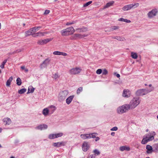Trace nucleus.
I'll return each mask as SVG.
<instances>
[{
  "label": "nucleus",
  "instance_id": "nucleus-7",
  "mask_svg": "<svg viewBox=\"0 0 158 158\" xmlns=\"http://www.w3.org/2000/svg\"><path fill=\"white\" fill-rule=\"evenodd\" d=\"M81 69L79 67L72 68L69 70V73L72 75L77 74L81 72Z\"/></svg>",
  "mask_w": 158,
  "mask_h": 158
},
{
  "label": "nucleus",
  "instance_id": "nucleus-62",
  "mask_svg": "<svg viewBox=\"0 0 158 158\" xmlns=\"http://www.w3.org/2000/svg\"><path fill=\"white\" fill-rule=\"evenodd\" d=\"M152 86V85L151 84H150L149 85V86L150 87H151Z\"/></svg>",
  "mask_w": 158,
  "mask_h": 158
},
{
  "label": "nucleus",
  "instance_id": "nucleus-40",
  "mask_svg": "<svg viewBox=\"0 0 158 158\" xmlns=\"http://www.w3.org/2000/svg\"><path fill=\"white\" fill-rule=\"evenodd\" d=\"M116 39L119 41H124L125 40V39L124 37H121L120 36H117Z\"/></svg>",
  "mask_w": 158,
  "mask_h": 158
},
{
  "label": "nucleus",
  "instance_id": "nucleus-48",
  "mask_svg": "<svg viewBox=\"0 0 158 158\" xmlns=\"http://www.w3.org/2000/svg\"><path fill=\"white\" fill-rule=\"evenodd\" d=\"M102 74L103 75H106L108 73V71L106 69H104L102 71Z\"/></svg>",
  "mask_w": 158,
  "mask_h": 158
},
{
  "label": "nucleus",
  "instance_id": "nucleus-2",
  "mask_svg": "<svg viewBox=\"0 0 158 158\" xmlns=\"http://www.w3.org/2000/svg\"><path fill=\"white\" fill-rule=\"evenodd\" d=\"M154 89V88L152 87L150 89H142L137 90L136 92V94L137 96H143L148 93L151 92Z\"/></svg>",
  "mask_w": 158,
  "mask_h": 158
},
{
  "label": "nucleus",
  "instance_id": "nucleus-34",
  "mask_svg": "<svg viewBox=\"0 0 158 158\" xmlns=\"http://www.w3.org/2000/svg\"><path fill=\"white\" fill-rule=\"evenodd\" d=\"M131 56L133 58L136 59L137 58L138 56L136 53L132 52H131Z\"/></svg>",
  "mask_w": 158,
  "mask_h": 158
},
{
  "label": "nucleus",
  "instance_id": "nucleus-61",
  "mask_svg": "<svg viewBox=\"0 0 158 158\" xmlns=\"http://www.w3.org/2000/svg\"><path fill=\"white\" fill-rule=\"evenodd\" d=\"M83 35V37H85L86 36H87L86 35Z\"/></svg>",
  "mask_w": 158,
  "mask_h": 158
},
{
  "label": "nucleus",
  "instance_id": "nucleus-10",
  "mask_svg": "<svg viewBox=\"0 0 158 158\" xmlns=\"http://www.w3.org/2000/svg\"><path fill=\"white\" fill-rule=\"evenodd\" d=\"M89 144L88 142H84L82 146V150L85 152H86L89 149Z\"/></svg>",
  "mask_w": 158,
  "mask_h": 158
},
{
  "label": "nucleus",
  "instance_id": "nucleus-17",
  "mask_svg": "<svg viewBox=\"0 0 158 158\" xmlns=\"http://www.w3.org/2000/svg\"><path fill=\"white\" fill-rule=\"evenodd\" d=\"M146 149L147 150L146 152L148 154H150L154 151L152 147L149 145H147L146 146Z\"/></svg>",
  "mask_w": 158,
  "mask_h": 158
},
{
  "label": "nucleus",
  "instance_id": "nucleus-58",
  "mask_svg": "<svg viewBox=\"0 0 158 158\" xmlns=\"http://www.w3.org/2000/svg\"><path fill=\"white\" fill-rule=\"evenodd\" d=\"M21 68L23 70L25 69V67L24 66H21Z\"/></svg>",
  "mask_w": 158,
  "mask_h": 158
},
{
  "label": "nucleus",
  "instance_id": "nucleus-55",
  "mask_svg": "<svg viewBox=\"0 0 158 158\" xmlns=\"http://www.w3.org/2000/svg\"><path fill=\"white\" fill-rule=\"evenodd\" d=\"M91 158H95V155H91L90 156Z\"/></svg>",
  "mask_w": 158,
  "mask_h": 158
},
{
  "label": "nucleus",
  "instance_id": "nucleus-30",
  "mask_svg": "<svg viewBox=\"0 0 158 158\" xmlns=\"http://www.w3.org/2000/svg\"><path fill=\"white\" fill-rule=\"evenodd\" d=\"M35 90V88L33 87H29L28 89V92L27 93V94H29L30 93H33Z\"/></svg>",
  "mask_w": 158,
  "mask_h": 158
},
{
  "label": "nucleus",
  "instance_id": "nucleus-63",
  "mask_svg": "<svg viewBox=\"0 0 158 158\" xmlns=\"http://www.w3.org/2000/svg\"><path fill=\"white\" fill-rule=\"evenodd\" d=\"M2 129L1 128H0V133L2 132Z\"/></svg>",
  "mask_w": 158,
  "mask_h": 158
},
{
  "label": "nucleus",
  "instance_id": "nucleus-21",
  "mask_svg": "<svg viewBox=\"0 0 158 158\" xmlns=\"http://www.w3.org/2000/svg\"><path fill=\"white\" fill-rule=\"evenodd\" d=\"M73 95H72L66 99V103L68 105L70 104L72 101L73 100Z\"/></svg>",
  "mask_w": 158,
  "mask_h": 158
},
{
  "label": "nucleus",
  "instance_id": "nucleus-22",
  "mask_svg": "<svg viewBox=\"0 0 158 158\" xmlns=\"http://www.w3.org/2000/svg\"><path fill=\"white\" fill-rule=\"evenodd\" d=\"M132 8L131 4L124 6L122 8L123 11H127L131 10Z\"/></svg>",
  "mask_w": 158,
  "mask_h": 158
},
{
  "label": "nucleus",
  "instance_id": "nucleus-49",
  "mask_svg": "<svg viewBox=\"0 0 158 158\" xmlns=\"http://www.w3.org/2000/svg\"><path fill=\"white\" fill-rule=\"evenodd\" d=\"M118 127H114L112 128L110 130L112 131H116L118 130Z\"/></svg>",
  "mask_w": 158,
  "mask_h": 158
},
{
  "label": "nucleus",
  "instance_id": "nucleus-14",
  "mask_svg": "<svg viewBox=\"0 0 158 158\" xmlns=\"http://www.w3.org/2000/svg\"><path fill=\"white\" fill-rule=\"evenodd\" d=\"M52 40V39H46L42 40H39L38 41L37 43L39 44L43 45L49 42V41Z\"/></svg>",
  "mask_w": 158,
  "mask_h": 158
},
{
  "label": "nucleus",
  "instance_id": "nucleus-9",
  "mask_svg": "<svg viewBox=\"0 0 158 158\" xmlns=\"http://www.w3.org/2000/svg\"><path fill=\"white\" fill-rule=\"evenodd\" d=\"M25 34L26 36H27L31 35H32L33 37L38 36L40 35H43V33H42L38 32L35 33V34H33L31 29H30L29 30L26 31L25 32Z\"/></svg>",
  "mask_w": 158,
  "mask_h": 158
},
{
  "label": "nucleus",
  "instance_id": "nucleus-35",
  "mask_svg": "<svg viewBox=\"0 0 158 158\" xmlns=\"http://www.w3.org/2000/svg\"><path fill=\"white\" fill-rule=\"evenodd\" d=\"M119 28V27L117 26H112L110 27V30L111 31L116 30Z\"/></svg>",
  "mask_w": 158,
  "mask_h": 158
},
{
  "label": "nucleus",
  "instance_id": "nucleus-8",
  "mask_svg": "<svg viewBox=\"0 0 158 158\" xmlns=\"http://www.w3.org/2000/svg\"><path fill=\"white\" fill-rule=\"evenodd\" d=\"M158 12L157 9H153L148 13V16L150 19H151L156 15Z\"/></svg>",
  "mask_w": 158,
  "mask_h": 158
},
{
  "label": "nucleus",
  "instance_id": "nucleus-41",
  "mask_svg": "<svg viewBox=\"0 0 158 158\" xmlns=\"http://www.w3.org/2000/svg\"><path fill=\"white\" fill-rule=\"evenodd\" d=\"M61 52L56 51H55L53 52V54L55 55H61Z\"/></svg>",
  "mask_w": 158,
  "mask_h": 158
},
{
  "label": "nucleus",
  "instance_id": "nucleus-43",
  "mask_svg": "<svg viewBox=\"0 0 158 158\" xmlns=\"http://www.w3.org/2000/svg\"><path fill=\"white\" fill-rule=\"evenodd\" d=\"M153 148L157 151L158 152V143L154 144Z\"/></svg>",
  "mask_w": 158,
  "mask_h": 158
},
{
  "label": "nucleus",
  "instance_id": "nucleus-3",
  "mask_svg": "<svg viewBox=\"0 0 158 158\" xmlns=\"http://www.w3.org/2000/svg\"><path fill=\"white\" fill-rule=\"evenodd\" d=\"M130 107L128 104H125L118 108L117 112L118 114H121L125 113L130 110Z\"/></svg>",
  "mask_w": 158,
  "mask_h": 158
},
{
  "label": "nucleus",
  "instance_id": "nucleus-4",
  "mask_svg": "<svg viewBox=\"0 0 158 158\" xmlns=\"http://www.w3.org/2000/svg\"><path fill=\"white\" fill-rule=\"evenodd\" d=\"M69 94V92L67 90H64L60 92L59 94L58 99L60 102L64 100L66 98Z\"/></svg>",
  "mask_w": 158,
  "mask_h": 158
},
{
  "label": "nucleus",
  "instance_id": "nucleus-57",
  "mask_svg": "<svg viewBox=\"0 0 158 158\" xmlns=\"http://www.w3.org/2000/svg\"><path fill=\"white\" fill-rule=\"evenodd\" d=\"M111 135L112 136H114L115 135V132H112L111 133Z\"/></svg>",
  "mask_w": 158,
  "mask_h": 158
},
{
  "label": "nucleus",
  "instance_id": "nucleus-39",
  "mask_svg": "<svg viewBox=\"0 0 158 158\" xmlns=\"http://www.w3.org/2000/svg\"><path fill=\"white\" fill-rule=\"evenodd\" d=\"M92 2V1H89L86 3L84 4L83 5V7H85L88 6L89 5H90L91 4Z\"/></svg>",
  "mask_w": 158,
  "mask_h": 158
},
{
  "label": "nucleus",
  "instance_id": "nucleus-47",
  "mask_svg": "<svg viewBox=\"0 0 158 158\" xmlns=\"http://www.w3.org/2000/svg\"><path fill=\"white\" fill-rule=\"evenodd\" d=\"M23 50V48L19 49L17 50L16 51L14 52V53H15L19 52H20L22 51Z\"/></svg>",
  "mask_w": 158,
  "mask_h": 158
},
{
  "label": "nucleus",
  "instance_id": "nucleus-5",
  "mask_svg": "<svg viewBox=\"0 0 158 158\" xmlns=\"http://www.w3.org/2000/svg\"><path fill=\"white\" fill-rule=\"evenodd\" d=\"M156 135V132L154 131H152L148 134H146L144 137H146L148 141L152 140L154 139V136Z\"/></svg>",
  "mask_w": 158,
  "mask_h": 158
},
{
  "label": "nucleus",
  "instance_id": "nucleus-64",
  "mask_svg": "<svg viewBox=\"0 0 158 158\" xmlns=\"http://www.w3.org/2000/svg\"><path fill=\"white\" fill-rule=\"evenodd\" d=\"M10 158H15L14 156H12L10 157Z\"/></svg>",
  "mask_w": 158,
  "mask_h": 158
},
{
  "label": "nucleus",
  "instance_id": "nucleus-45",
  "mask_svg": "<svg viewBox=\"0 0 158 158\" xmlns=\"http://www.w3.org/2000/svg\"><path fill=\"white\" fill-rule=\"evenodd\" d=\"M102 72V70L101 69H98L96 71V73L98 74H100Z\"/></svg>",
  "mask_w": 158,
  "mask_h": 158
},
{
  "label": "nucleus",
  "instance_id": "nucleus-42",
  "mask_svg": "<svg viewBox=\"0 0 158 158\" xmlns=\"http://www.w3.org/2000/svg\"><path fill=\"white\" fill-rule=\"evenodd\" d=\"M83 90V88L82 87H80L77 90V94H79Z\"/></svg>",
  "mask_w": 158,
  "mask_h": 158
},
{
  "label": "nucleus",
  "instance_id": "nucleus-38",
  "mask_svg": "<svg viewBox=\"0 0 158 158\" xmlns=\"http://www.w3.org/2000/svg\"><path fill=\"white\" fill-rule=\"evenodd\" d=\"M93 152L94 153V155L95 156H98L100 154V152L97 149L94 150L93 151Z\"/></svg>",
  "mask_w": 158,
  "mask_h": 158
},
{
  "label": "nucleus",
  "instance_id": "nucleus-52",
  "mask_svg": "<svg viewBox=\"0 0 158 158\" xmlns=\"http://www.w3.org/2000/svg\"><path fill=\"white\" fill-rule=\"evenodd\" d=\"M61 55H63L64 56H66L67 55V54L65 52H61Z\"/></svg>",
  "mask_w": 158,
  "mask_h": 158
},
{
  "label": "nucleus",
  "instance_id": "nucleus-1",
  "mask_svg": "<svg viewBox=\"0 0 158 158\" xmlns=\"http://www.w3.org/2000/svg\"><path fill=\"white\" fill-rule=\"evenodd\" d=\"M140 100L138 98H134L128 105L130 109H133L136 107L140 103Z\"/></svg>",
  "mask_w": 158,
  "mask_h": 158
},
{
  "label": "nucleus",
  "instance_id": "nucleus-26",
  "mask_svg": "<svg viewBox=\"0 0 158 158\" xmlns=\"http://www.w3.org/2000/svg\"><path fill=\"white\" fill-rule=\"evenodd\" d=\"M49 112V110L47 108H45L43 110L42 113L45 116H46L48 115Z\"/></svg>",
  "mask_w": 158,
  "mask_h": 158
},
{
  "label": "nucleus",
  "instance_id": "nucleus-46",
  "mask_svg": "<svg viewBox=\"0 0 158 158\" xmlns=\"http://www.w3.org/2000/svg\"><path fill=\"white\" fill-rule=\"evenodd\" d=\"M76 23L75 21H73L72 22H67L66 24V25H71L72 24H74V23Z\"/></svg>",
  "mask_w": 158,
  "mask_h": 158
},
{
  "label": "nucleus",
  "instance_id": "nucleus-12",
  "mask_svg": "<svg viewBox=\"0 0 158 158\" xmlns=\"http://www.w3.org/2000/svg\"><path fill=\"white\" fill-rule=\"evenodd\" d=\"M131 95V92L128 89H125L123 90L122 96L123 97L125 98H128L130 97Z\"/></svg>",
  "mask_w": 158,
  "mask_h": 158
},
{
  "label": "nucleus",
  "instance_id": "nucleus-11",
  "mask_svg": "<svg viewBox=\"0 0 158 158\" xmlns=\"http://www.w3.org/2000/svg\"><path fill=\"white\" fill-rule=\"evenodd\" d=\"M50 60L48 59H46L40 65V69H43L46 67L49 64Z\"/></svg>",
  "mask_w": 158,
  "mask_h": 158
},
{
  "label": "nucleus",
  "instance_id": "nucleus-15",
  "mask_svg": "<svg viewBox=\"0 0 158 158\" xmlns=\"http://www.w3.org/2000/svg\"><path fill=\"white\" fill-rule=\"evenodd\" d=\"M82 38H83L82 35L80 34H75L71 36V39L72 40H75Z\"/></svg>",
  "mask_w": 158,
  "mask_h": 158
},
{
  "label": "nucleus",
  "instance_id": "nucleus-24",
  "mask_svg": "<svg viewBox=\"0 0 158 158\" xmlns=\"http://www.w3.org/2000/svg\"><path fill=\"white\" fill-rule=\"evenodd\" d=\"M61 34L63 36H66L70 35L65 29H64L61 30L60 31Z\"/></svg>",
  "mask_w": 158,
  "mask_h": 158
},
{
  "label": "nucleus",
  "instance_id": "nucleus-60",
  "mask_svg": "<svg viewBox=\"0 0 158 158\" xmlns=\"http://www.w3.org/2000/svg\"><path fill=\"white\" fill-rule=\"evenodd\" d=\"M119 20H127V19H124L123 18H120V19H119Z\"/></svg>",
  "mask_w": 158,
  "mask_h": 158
},
{
  "label": "nucleus",
  "instance_id": "nucleus-50",
  "mask_svg": "<svg viewBox=\"0 0 158 158\" xmlns=\"http://www.w3.org/2000/svg\"><path fill=\"white\" fill-rule=\"evenodd\" d=\"M58 77V75L56 73H55L53 75V77L55 79H56Z\"/></svg>",
  "mask_w": 158,
  "mask_h": 158
},
{
  "label": "nucleus",
  "instance_id": "nucleus-19",
  "mask_svg": "<svg viewBox=\"0 0 158 158\" xmlns=\"http://www.w3.org/2000/svg\"><path fill=\"white\" fill-rule=\"evenodd\" d=\"M3 122L5 123V125H9L11 122V119L8 117L4 118L3 119Z\"/></svg>",
  "mask_w": 158,
  "mask_h": 158
},
{
  "label": "nucleus",
  "instance_id": "nucleus-16",
  "mask_svg": "<svg viewBox=\"0 0 158 158\" xmlns=\"http://www.w3.org/2000/svg\"><path fill=\"white\" fill-rule=\"evenodd\" d=\"M48 128V126L46 124H41L35 127L37 130H42L47 129Z\"/></svg>",
  "mask_w": 158,
  "mask_h": 158
},
{
  "label": "nucleus",
  "instance_id": "nucleus-29",
  "mask_svg": "<svg viewBox=\"0 0 158 158\" xmlns=\"http://www.w3.org/2000/svg\"><path fill=\"white\" fill-rule=\"evenodd\" d=\"M149 142L147 139L146 137H144L142 139L141 143L142 144H145Z\"/></svg>",
  "mask_w": 158,
  "mask_h": 158
},
{
  "label": "nucleus",
  "instance_id": "nucleus-18",
  "mask_svg": "<svg viewBox=\"0 0 158 158\" xmlns=\"http://www.w3.org/2000/svg\"><path fill=\"white\" fill-rule=\"evenodd\" d=\"M76 30V31H77V32H86L88 31V28L86 27H82L77 28Z\"/></svg>",
  "mask_w": 158,
  "mask_h": 158
},
{
  "label": "nucleus",
  "instance_id": "nucleus-23",
  "mask_svg": "<svg viewBox=\"0 0 158 158\" xmlns=\"http://www.w3.org/2000/svg\"><path fill=\"white\" fill-rule=\"evenodd\" d=\"M119 149L121 151H123L125 150L129 151L130 150V148L129 147L122 146L119 148Z\"/></svg>",
  "mask_w": 158,
  "mask_h": 158
},
{
  "label": "nucleus",
  "instance_id": "nucleus-56",
  "mask_svg": "<svg viewBox=\"0 0 158 158\" xmlns=\"http://www.w3.org/2000/svg\"><path fill=\"white\" fill-rule=\"evenodd\" d=\"M95 138H96L95 141H98V140L99 139V138L98 137H95Z\"/></svg>",
  "mask_w": 158,
  "mask_h": 158
},
{
  "label": "nucleus",
  "instance_id": "nucleus-33",
  "mask_svg": "<svg viewBox=\"0 0 158 158\" xmlns=\"http://www.w3.org/2000/svg\"><path fill=\"white\" fill-rule=\"evenodd\" d=\"M132 8H135L139 6V4L138 3H135L131 4Z\"/></svg>",
  "mask_w": 158,
  "mask_h": 158
},
{
  "label": "nucleus",
  "instance_id": "nucleus-32",
  "mask_svg": "<svg viewBox=\"0 0 158 158\" xmlns=\"http://www.w3.org/2000/svg\"><path fill=\"white\" fill-rule=\"evenodd\" d=\"M16 84L18 86L22 84V81L20 78L19 77L17 78L16 80Z\"/></svg>",
  "mask_w": 158,
  "mask_h": 158
},
{
  "label": "nucleus",
  "instance_id": "nucleus-25",
  "mask_svg": "<svg viewBox=\"0 0 158 158\" xmlns=\"http://www.w3.org/2000/svg\"><path fill=\"white\" fill-rule=\"evenodd\" d=\"M114 3V2L112 1L107 3L106 5L104 6L103 7V9H105L108 8L111 6H112L113 4Z\"/></svg>",
  "mask_w": 158,
  "mask_h": 158
},
{
  "label": "nucleus",
  "instance_id": "nucleus-54",
  "mask_svg": "<svg viewBox=\"0 0 158 158\" xmlns=\"http://www.w3.org/2000/svg\"><path fill=\"white\" fill-rule=\"evenodd\" d=\"M121 21H123L127 23H130L131 22L130 20H120Z\"/></svg>",
  "mask_w": 158,
  "mask_h": 158
},
{
  "label": "nucleus",
  "instance_id": "nucleus-53",
  "mask_svg": "<svg viewBox=\"0 0 158 158\" xmlns=\"http://www.w3.org/2000/svg\"><path fill=\"white\" fill-rule=\"evenodd\" d=\"M116 75V76L118 77L119 78L120 77V75L119 74H117L116 73H114V75Z\"/></svg>",
  "mask_w": 158,
  "mask_h": 158
},
{
  "label": "nucleus",
  "instance_id": "nucleus-31",
  "mask_svg": "<svg viewBox=\"0 0 158 158\" xmlns=\"http://www.w3.org/2000/svg\"><path fill=\"white\" fill-rule=\"evenodd\" d=\"M27 90L25 88L22 89L18 90V93L20 94H22L26 92Z\"/></svg>",
  "mask_w": 158,
  "mask_h": 158
},
{
  "label": "nucleus",
  "instance_id": "nucleus-27",
  "mask_svg": "<svg viewBox=\"0 0 158 158\" xmlns=\"http://www.w3.org/2000/svg\"><path fill=\"white\" fill-rule=\"evenodd\" d=\"M41 28L40 27H32L31 28L33 34H34L38 30Z\"/></svg>",
  "mask_w": 158,
  "mask_h": 158
},
{
  "label": "nucleus",
  "instance_id": "nucleus-51",
  "mask_svg": "<svg viewBox=\"0 0 158 158\" xmlns=\"http://www.w3.org/2000/svg\"><path fill=\"white\" fill-rule=\"evenodd\" d=\"M50 12V11L49 10H46L45 11V12H44V15H47V14H48Z\"/></svg>",
  "mask_w": 158,
  "mask_h": 158
},
{
  "label": "nucleus",
  "instance_id": "nucleus-59",
  "mask_svg": "<svg viewBox=\"0 0 158 158\" xmlns=\"http://www.w3.org/2000/svg\"><path fill=\"white\" fill-rule=\"evenodd\" d=\"M116 37L117 36H114L112 37V38L116 39Z\"/></svg>",
  "mask_w": 158,
  "mask_h": 158
},
{
  "label": "nucleus",
  "instance_id": "nucleus-36",
  "mask_svg": "<svg viewBox=\"0 0 158 158\" xmlns=\"http://www.w3.org/2000/svg\"><path fill=\"white\" fill-rule=\"evenodd\" d=\"M48 138L50 139H54L56 138L55 134H50L49 135Z\"/></svg>",
  "mask_w": 158,
  "mask_h": 158
},
{
  "label": "nucleus",
  "instance_id": "nucleus-37",
  "mask_svg": "<svg viewBox=\"0 0 158 158\" xmlns=\"http://www.w3.org/2000/svg\"><path fill=\"white\" fill-rule=\"evenodd\" d=\"M7 61V59L5 60L2 62V64L0 65V67L2 69H3L4 68V65Z\"/></svg>",
  "mask_w": 158,
  "mask_h": 158
},
{
  "label": "nucleus",
  "instance_id": "nucleus-44",
  "mask_svg": "<svg viewBox=\"0 0 158 158\" xmlns=\"http://www.w3.org/2000/svg\"><path fill=\"white\" fill-rule=\"evenodd\" d=\"M56 138H57L59 137H60L62 136L63 135V134L62 133H60L57 134H56Z\"/></svg>",
  "mask_w": 158,
  "mask_h": 158
},
{
  "label": "nucleus",
  "instance_id": "nucleus-13",
  "mask_svg": "<svg viewBox=\"0 0 158 158\" xmlns=\"http://www.w3.org/2000/svg\"><path fill=\"white\" fill-rule=\"evenodd\" d=\"M66 143L64 141L59 142L53 143V145L55 147H60L65 145Z\"/></svg>",
  "mask_w": 158,
  "mask_h": 158
},
{
  "label": "nucleus",
  "instance_id": "nucleus-6",
  "mask_svg": "<svg viewBox=\"0 0 158 158\" xmlns=\"http://www.w3.org/2000/svg\"><path fill=\"white\" fill-rule=\"evenodd\" d=\"M96 133H93L89 134H81V137L83 139H89L91 138H94L95 137Z\"/></svg>",
  "mask_w": 158,
  "mask_h": 158
},
{
  "label": "nucleus",
  "instance_id": "nucleus-20",
  "mask_svg": "<svg viewBox=\"0 0 158 158\" xmlns=\"http://www.w3.org/2000/svg\"><path fill=\"white\" fill-rule=\"evenodd\" d=\"M70 35L73 34L75 32V30L73 27H68L65 29Z\"/></svg>",
  "mask_w": 158,
  "mask_h": 158
},
{
  "label": "nucleus",
  "instance_id": "nucleus-28",
  "mask_svg": "<svg viewBox=\"0 0 158 158\" xmlns=\"http://www.w3.org/2000/svg\"><path fill=\"white\" fill-rule=\"evenodd\" d=\"M13 80L12 77H10L9 79L6 82V85L7 86H10L11 81Z\"/></svg>",
  "mask_w": 158,
  "mask_h": 158
}]
</instances>
